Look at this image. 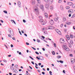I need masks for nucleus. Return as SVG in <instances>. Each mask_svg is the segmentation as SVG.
I'll return each mask as SVG.
<instances>
[{
  "instance_id": "nucleus-1",
  "label": "nucleus",
  "mask_w": 75,
  "mask_h": 75,
  "mask_svg": "<svg viewBox=\"0 0 75 75\" xmlns=\"http://www.w3.org/2000/svg\"><path fill=\"white\" fill-rule=\"evenodd\" d=\"M8 37L10 38H12L11 35L12 36L14 35V32H13V31L12 29H9L8 32Z\"/></svg>"
},
{
  "instance_id": "nucleus-2",
  "label": "nucleus",
  "mask_w": 75,
  "mask_h": 75,
  "mask_svg": "<svg viewBox=\"0 0 75 75\" xmlns=\"http://www.w3.org/2000/svg\"><path fill=\"white\" fill-rule=\"evenodd\" d=\"M34 11L35 12H36V15L38 16L40 13L39 12V11H38V8L37 7H36L34 9Z\"/></svg>"
},
{
  "instance_id": "nucleus-3",
  "label": "nucleus",
  "mask_w": 75,
  "mask_h": 75,
  "mask_svg": "<svg viewBox=\"0 0 75 75\" xmlns=\"http://www.w3.org/2000/svg\"><path fill=\"white\" fill-rule=\"evenodd\" d=\"M63 48L66 51H69V49L66 45L63 46Z\"/></svg>"
},
{
  "instance_id": "nucleus-4",
  "label": "nucleus",
  "mask_w": 75,
  "mask_h": 75,
  "mask_svg": "<svg viewBox=\"0 0 75 75\" xmlns=\"http://www.w3.org/2000/svg\"><path fill=\"white\" fill-rule=\"evenodd\" d=\"M47 30H52L54 29V27L53 26H47Z\"/></svg>"
},
{
  "instance_id": "nucleus-5",
  "label": "nucleus",
  "mask_w": 75,
  "mask_h": 75,
  "mask_svg": "<svg viewBox=\"0 0 75 75\" xmlns=\"http://www.w3.org/2000/svg\"><path fill=\"white\" fill-rule=\"evenodd\" d=\"M45 7L46 9H48L50 7V4H45Z\"/></svg>"
},
{
  "instance_id": "nucleus-6",
  "label": "nucleus",
  "mask_w": 75,
  "mask_h": 75,
  "mask_svg": "<svg viewBox=\"0 0 75 75\" xmlns=\"http://www.w3.org/2000/svg\"><path fill=\"white\" fill-rule=\"evenodd\" d=\"M68 13H73V10L72 9H70L68 10Z\"/></svg>"
},
{
  "instance_id": "nucleus-7",
  "label": "nucleus",
  "mask_w": 75,
  "mask_h": 75,
  "mask_svg": "<svg viewBox=\"0 0 75 75\" xmlns=\"http://www.w3.org/2000/svg\"><path fill=\"white\" fill-rule=\"evenodd\" d=\"M50 23L51 25H53V24H54V21H52V19L51 21H50Z\"/></svg>"
},
{
  "instance_id": "nucleus-8",
  "label": "nucleus",
  "mask_w": 75,
  "mask_h": 75,
  "mask_svg": "<svg viewBox=\"0 0 75 75\" xmlns=\"http://www.w3.org/2000/svg\"><path fill=\"white\" fill-rule=\"evenodd\" d=\"M66 24L67 25H70L71 24V22H66Z\"/></svg>"
},
{
  "instance_id": "nucleus-9",
  "label": "nucleus",
  "mask_w": 75,
  "mask_h": 75,
  "mask_svg": "<svg viewBox=\"0 0 75 75\" xmlns=\"http://www.w3.org/2000/svg\"><path fill=\"white\" fill-rule=\"evenodd\" d=\"M67 4L68 5H69V6H72V4H73V3H72V2H68L67 3Z\"/></svg>"
},
{
  "instance_id": "nucleus-10",
  "label": "nucleus",
  "mask_w": 75,
  "mask_h": 75,
  "mask_svg": "<svg viewBox=\"0 0 75 75\" xmlns=\"http://www.w3.org/2000/svg\"><path fill=\"white\" fill-rule=\"evenodd\" d=\"M71 62L72 64H73V63H74V62H75V59H71Z\"/></svg>"
},
{
  "instance_id": "nucleus-11",
  "label": "nucleus",
  "mask_w": 75,
  "mask_h": 75,
  "mask_svg": "<svg viewBox=\"0 0 75 75\" xmlns=\"http://www.w3.org/2000/svg\"><path fill=\"white\" fill-rule=\"evenodd\" d=\"M66 37L68 40H70V38H69V36L68 35H66Z\"/></svg>"
},
{
  "instance_id": "nucleus-12",
  "label": "nucleus",
  "mask_w": 75,
  "mask_h": 75,
  "mask_svg": "<svg viewBox=\"0 0 75 75\" xmlns=\"http://www.w3.org/2000/svg\"><path fill=\"white\" fill-rule=\"evenodd\" d=\"M44 15L45 18H48V14H47V13H45Z\"/></svg>"
},
{
  "instance_id": "nucleus-13",
  "label": "nucleus",
  "mask_w": 75,
  "mask_h": 75,
  "mask_svg": "<svg viewBox=\"0 0 75 75\" xmlns=\"http://www.w3.org/2000/svg\"><path fill=\"white\" fill-rule=\"evenodd\" d=\"M40 8L42 9H43L44 8V6L42 4L40 5Z\"/></svg>"
},
{
  "instance_id": "nucleus-14",
  "label": "nucleus",
  "mask_w": 75,
  "mask_h": 75,
  "mask_svg": "<svg viewBox=\"0 0 75 75\" xmlns=\"http://www.w3.org/2000/svg\"><path fill=\"white\" fill-rule=\"evenodd\" d=\"M32 5H34L35 4V1H33V0L32 1V3H31Z\"/></svg>"
},
{
  "instance_id": "nucleus-15",
  "label": "nucleus",
  "mask_w": 75,
  "mask_h": 75,
  "mask_svg": "<svg viewBox=\"0 0 75 75\" xmlns=\"http://www.w3.org/2000/svg\"><path fill=\"white\" fill-rule=\"evenodd\" d=\"M58 17H57L56 18H54V20L55 21H58Z\"/></svg>"
},
{
  "instance_id": "nucleus-16",
  "label": "nucleus",
  "mask_w": 75,
  "mask_h": 75,
  "mask_svg": "<svg viewBox=\"0 0 75 75\" xmlns=\"http://www.w3.org/2000/svg\"><path fill=\"white\" fill-rule=\"evenodd\" d=\"M60 40H61V41H62V42L63 43H64V42H65V41L64 40V39H62V38H61V39H60Z\"/></svg>"
},
{
  "instance_id": "nucleus-17",
  "label": "nucleus",
  "mask_w": 75,
  "mask_h": 75,
  "mask_svg": "<svg viewBox=\"0 0 75 75\" xmlns=\"http://www.w3.org/2000/svg\"><path fill=\"white\" fill-rule=\"evenodd\" d=\"M46 24V23L44 22V21L42 22V23H41L42 25H44V24Z\"/></svg>"
},
{
  "instance_id": "nucleus-18",
  "label": "nucleus",
  "mask_w": 75,
  "mask_h": 75,
  "mask_svg": "<svg viewBox=\"0 0 75 75\" xmlns=\"http://www.w3.org/2000/svg\"><path fill=\"white\" fill-rule=\"evenodd\" d=\"M63 20L64 21H65L67 20V19L66 18H65V17H63Z\"/></svg>"
},
{
  "instance_id": "nucleus-19",
  "label": "nucleus",
  "mask_w": 75,
  "mask_h": 75,
  "mask_svg": "<svg viewBox=\"0 0 75 75\" xmlns=\"http://www.w3.org/2000/svg\"><path fill=\"white\" fill-rule=\"evenodd\" d=\"M18 6H20L21 5V2H20L19 1H18Z\"/></svg>"
},
{
  "instance_id": "nucleus-20",
  "label": "nucleus",
  "mask_w": 75,
  "mask_h": 75,
  "mask_svg": "<svg viewBox=\"0 0 75 75\" xmlns=\"http://www.w3.org/2000/svg\"><path fill=\"white\" fill-rule=\"evenodd\" d=\"M53 8H53V6H50V10H53Z\"/></svg>"
},
{
  "instance_id": "nucleus-21",
  "label": "nucleus",
  "mask_w": 75,
  "mask_h": 75,
  "mask_svg": "<svg viewBox=\"0 0 75 75\" xmlns=\"http://www.w3.org/2000/svg\"><path fill=\"white\" fill-rule=\"evenodd\" d=\"M59 62L60 63H61V64H63V63H64V62L62 60L59 61Z\"/></svg>"
},
{
  "instance_id": "nucleus-22",
  "label": "nucleus",
  "mask_w": 75,
  "mask_h": 75,
  "mask_svg": "<svg viewBox=\"0 0 75 75\" xmlns=\"http://www.w3.org/2000/svg\"><path fill=\"white\" fill-rule=\"evenodd\" d=\"M70 37L71 38H74V36L71 34L70 36Z\"/></svg>"
},
{
  "instance_id": "nucleus-23",
  "label": "nucleus",
  "mask_w": 75,
  "mask_h": 75,
  "mask_svg": "<svg viewBox=\"0 0 75 75\" xmlns=\"http://www.w3.org/2000/svg\"><path fill=\"white\" fill-rule=\"evenodd\" d=\"M3 12L5 14H7V11H4Z\"/></svg>"
},
{
  "instance_id": "nucleus-24",
  "label": "nucleus",
  "mask_w": 75,
  "mask_h": 75,
  "mask_svg": "<svg viewBox=\"0 0 75 75\" xmlns=\"http://www.w3.org/2000/svg\"><path fill=\"white\" fill-rule=\"evenodd\" d=\"M43 20L42 19H40L39 20V21L40 22V23H42V22H43Z\"/></svg>"
},
{
  "instance_id": "nucleus-25",
  "label": "nucleus",
  "mask_w": 75,
  "mask_h": 75,
  "mask_svg": "<svg viewBox=\"0 0 75 75\" xmlns=\"http://www.w3.org/2000/svg\"><path fill=\"white\" fill-rule=\"evenodd\" d=\"M39 18L40 19H42V17L41 16H39Z\"/></svg>"
},
{
  "instance_id": "nucleus-26",
  "label": "nucleus",
  "mask_w": 75,
  "mask_h": 75,
  "mask_svg": "<svg viewBox=\"0 0 75 75\" xmlns=\"http://www.w3.org/2000/svg\"><path fill=\"white\" fill-rule=\"evenodd\" d=\"M55 30L57 32V33H58L59 31V30L57 29H56Z\"/></svg>"
},
{
  "instance_id": "nucleus-27",
  "label": "nucleus",
  "mask_w": 75,
  "mask_h": 75,
  "mask_svg": "<svg viewBox=\"0 0 75 75\" xmlns=\"http://www.w3.org/2000/svg\"><path fill=\"white\" fill-rule=\"evenodd\" d=\"M69 8H70V7L69 6H66V8L67 9H69Z\"/></svg>"
},
{
  "instance_id": "nucleus-28",
  "label": "nucleus",
  "mask_w": 75,
  "mask_h": 75,
  "mask_svg": "<svg viewBox=\"0 0 75 75\" xmlns=\"http://www.w3.org/2000/svg\"><path fill=\"white\" fill-rule=\"evenodd\" d=\"M72 8H75V4H73L72 6Z\"/></svg>"
},
{
  "instance_id": "nucleus-29",
  "label": "nucleus",
  "mask_w": 75,
  "mask_h": 75,
  "mask_svg": "<svg viewBox=\"0 0 75 75\" xmlns=\"http://www.w3.org/2000/svg\"><path fill=\"white\" fill-rule=\"evenodd\" d=\"M70 42L71 44H73V41L71 40H70Z\"/></svg>"
},
{
  "instance_id": "nucleus-30",
  "label": "nucleus",
  "mask_w": 75,
  "mask_h": 75,
  "mask_svg": "<svg viewBox=\"0 0 75 75\" xmlns=\"http://www.w3.org/2000/svg\"><path fill=\"white\" fill-rule=\"evenodd\" d=\"M37 0L38 3H40V4L41 3V1H40V0Z\"/></svg>"
},
{
  "instance_id": "nucleus-31",
  "label": "nucleus",
  "mask_w": 75,
  "mask_h": 75,
  "mask_svg": "<svg viewBox=\"0 0 75 75\" xmlns=\"http://www.w3.org/2000/svg\"><path fill=\"white\" fill-rule=\"evenodd\" d=\"M75 17V14H74L72 16H71V18H74V17Z\"/></svg>"
},
{
  "instance_id": "nucleus-32",
  "label": "nucleus",
  "mask_w": 75,
  "mask_h": 75,
  "mask_svg": "<svg viewBox=\"0 0 75 75\" xmlns=\"http://www.w3.org/2000/svg\"><path fill=\"white\" fill-rule=\"evenodd\" d=\"M52 55H55V52L54 51L52 52Z\"/></svg>"
},
{
  "instance_id": "nucleus-33",
  "label": "nucleus",
  "mask_w": 75,
  "mask_h": 75,
  "mask_svg": "<svg viewBox=\"0 0 75 75\" xmlns=\"http://www.w3.org/2000/svg\"><path fill=\"white\" fill-rule=\"evenodd\" d=\"M36 58H37V59H39V60L41 59V60H42V59H40V58H39L38 57H36Z\"/></svg>"
},
{
  "instance_id": "nucleus-34",
  "label": "nucleus",
  "mask_w": 75,
  "mask_h": 75,
  "mask_svg": "<svg viewBox=\"0 0 75 75\" xmlns=\"http://www.w3.org/2000/svg\"><path fill=\"white\" fill-rule=\"evenodd\" d=\"M49 73L50 75H52V72L51 71H50Z\"/></svg>"
},
{
  "instance_id": "nucleus-35",
  "label": "nucleus",
  "mask_w": 75,
  "mask_h": 75,
  "mask_svg": "<svg viewBox=\"0 0 75 75\" xmlns=\"http://www.w3.org/2000/svg\"><path fill=\"white\" fill-rule=\"evenodd\" d=\"M62 2V0H59L58 1V3H61Z\"/></svg>"
},
{
  "instance_id": "nucleus-36",
  "label": "nucleus",
  "mask_w": 75,
  "mask_h": 75,
  "mask_svg": "<svg viewBox=\"0 0 75 75\" xmlns=\"http://www.w3.org/2000/svg\"><path fill=\"white\" fill-rule=\"evenodd\" d=\"M11 21H13L14 24H16V22H15V21H14L13 20H11Z\"/></svg>"
},
{
  "instance_id": "nucleus-37",
  "label": "nucleus",
  "mask_w": 75,
  "mask_h": 75,
  "mask_svg": "<svg viewBox=\"0 0 75 75\" xmlns=\"http://www.w3.org/2000/svg\"><path fill=\"white\" fill-rule=\"evenodd\" d=\"M59 35H61V32H60V31H59L58 33H57Z\"/></svg>"
},
{
  "instance_id": "nucleus-38",
  "label": "nucleus",
  "mask_w": 75,
  "mask_h": 75,
  "mask_svg": "<svg viewBox=\"0 0 75 75\" xmlns=\"http://www.w3.org/2000/svg\"><path fill=\"white\" fill-rule=\"evenodd\" d=\"M46 3H48V0H44Z\"/></svg>"
},
{
  "instance_id": "nucleus-39",
  "label": "nucleus",
  "mask_w": 75,
  "mask_h": 75,
  "mask_svg": "<svg viewBox=\"0 0 75 75\" xmlns=\"http://www.w3.org/2000/svg\"><path fill=\"white\" fill-rule=\"evenodd\" d=\"M57 58H58V59L60 58H61V56H58L57 57Z\"/></svg>"
},
{
  "instance_id": "nucleus-40",
  "label": "nucleus",
  "mask_w": 75,
  "mask_h": 75,
  "mask_svg": "<svg viewBox=\"0 0 75 75\" xmlns=\"http://www.w3.org/2000/svg\"><path fill=\"white\" fill-rule=\"evenodd\" d=\"M45 28H43L42 29V30L43 31H44V30H45Z\"/></svg>"
},
{
  "instance_id": "nucleus-41",
  "label": "nucleus",
  "mask_w": 75,
  "mask_h": 75,
  "mask_svg": "<svg viewBox=\"0 0 75 75\" xmlns=\"http://www.w3.org/2000/svg\"><path fill=\"white\" fill-rule=\"evenodd\" d=\"M37 42H40V40L38 39H37Z\"/></svg>"
},
{
  "instance_id": "nucleus-42",
  "label": "nucleus",
  "mask_w": 75,
  "mask_h": 75,
  "mask_svg": "<svg viewBox=\"0 0 75 75\" xmlns=\"http://www.w3.org/2000/svg\"><path fill=\"white\" fill-rule=\"evenodd\" d=\"M31 48H32L33 49V50H36V49H35V48L33 47H31Z\"/></svg>"
},
{
  "instance_id": "nucleus-43",
  "label": "nucleus",
  "mask_w": 75,
  "mask_h": 75,
  "mask_svg": "<svg viewBox=\"0 0 75 75\" xmlns=\"http://www.w3.org/2000/svg\"><path fill=\"white\" fill-rule=\"evenodd\" d=\"M14 72H15V73H16V74H17L18 73V71H17V70H15L14 71Z\"/></svg>"
},
{
  "instance_id": "nucleus-44",
  "label": "nucleus",
  "mask_w": 75,
  "mask_h": 75,
  "mask_svg": "<svg viewBox=\"0 0 75 75\" xmlns=\"http://www.w3.org/2000/svg\"><path fill=\"white\" fill-rule=\"evenodd\" d=\"M35 53L36 54H37L38 55H39V53L38 52H35Z\"/></svg>"
},
{
  "instance_id": "nucleus-45",
  "label": "nucleus",
  "mask_w": 75,
  "mask_h": 75,
  "mask_svg": "<svg viewBox=\"0 0 75 75\" xmlns=\"http://www.w3.org/2000/svg\"><path fill=\"white\" fill-rule=\"evenodd\" d=\"M54 46L55 47H57V45H56V44L54 43Z\"/></svg>"
},
{
  "instance_id": "nucleus-46",
  "label": "nucleus",
  "mask_w": 75,
  "mask_h": 75,
  "mask_svg": "<svg viewBox=\"0 0 75 75\" xmlns=\"http://www.w3.org/2000/svg\"><path fill=\"white\" fill-rule=\"evenodd\" d=\"M19 33H20V35H22V34H21V31H19Z\"/></svg>"
},
{
  "instance_id": "nucleus-47",
  "label": "nucleus",
  "mask_w": 75,
  "mask_h": 75,
  "mask_svg": "<svg viewBox=\"0 0 75 75\" xmlns=\"http://www.w3.org/2000/svg\"><path fill=\"white\" fill-rule=\"evenodd\" d=\"M0 21H1V23H4V21H3V20H0Z\"/></svg>"
},
{
  "instance_id": "nucleus-48",
  "label": "nucleus",
  "mask_w": 75,
  "mask_h": 75,
  "mask_svg": "<svg viewBox=\"0 0 75 75\" xmlns=\"http://www.w3.org/2000/svg\"><path fill=\"white\" fill-rule=\"evenodd\" d=\"M15 68H17V67H18V65H15Z\"/></svg>"
},
{
  "instance_id": "nucleus-49",
  "label": "nucleus",
  "mask_w": 75,
  "mask_h": 75,
  "mask_svg": "<svg viewBox=\"0 0 75 75\" xmlns=\"http://www.w3.org/2000/svg\"><path fill=\"white\" fill-rule=\"evenodd\" d=\"M63 25H64L63 24H62V25H61L60 27H61V28H62V27H63Z\"/></svg>"
},
{
  "instance_id": "nucleus-50",
  "label": "nucleus",
  "mask_w": 75,
  "mask_h": 75,
  "mask_svg": "<svg viewBox=\"0 0 75 75\" xmlns=\"http://www.w3.org/2000/svg\"><path fill=\"white\" fill-rule=\"evenodd\" d=\"M44 34H47V32L46 31H45L44 32Z\"/></svg>"
},
{
  "instance_id": "nucleus-51",
  "label": "nucleus",
  "mask_w": 75,
  "mask_h": 75,
  "mask_svg": "<svg viewBox=\"0 0 75 75\" xmlns=\"http://www.w3.org/2000/svg\"><path fill=\"white\" fill-rule=\"evenodd\" d=\"M60 8H61V9H62V10H64V9L63 8V7H60Z\"/></svg>"
},
{
  "instance_id": "nucleus-52",
  "label": "nucleus",
  "mask_w": 75,
  "mask_h": 75,
  "mask_svg": "<svg viewBox=\"0 0 75 75\" xmlns=\"http://www.w3.org/2000/svg\"><path fill=\"white\" fill-rule=\"evenodd\" d=\"M12 39L13 40H16V38H15L14 37H13L12 38Z\"/></svg>"
},
{
  "instance_id": "nucleus-53",
  "label": "nucleus",
  "mask_w": 75,
  "mask_h": 75,
  "mask_svg": "<svg viewBox=\"0 0 75 75\" xmlns=\"http://www.w3.org/2000/svg\"><path fill=\"white\" fill-rule=\"evenodd\" d=\"M26 45H28L29 44V43H28L27 42H26Z\"/></svg>"
},
{
  "instance_id": "nucleus-54",
  "label": "nucleus",
  "mask_w": 75,
  "mask_h": 75,
  "mask_svg": "<svg viewBox=\"0 0 75 75\" xmlns=\"http://www.w3.org/2000/svg\"><path fill=\"white\" fill-rule=\"evenodd\" d=\"M3 61L4 62H7V61L5 60H4Z\"/></svg>"
},
{
  "instance_id": "nucleus-55",
  "label": "nucleus",
  "mask_w": 75,
  "mask_h": 75,
  "mask_svg": "<svg viewBox=\"0 0 75 75\" xmlns=\"http://www.w3.org/2000/svg\"><path fill=\"white\" fill-rule=\"evenodd\" d=\"M42 38H43V39H45V37L43 36H42Z\"/></svg>"
},
{
  "instance_id": "nucleus-56",
  "label": "nucleus",
  "mask_w": 75,
  "mask_h": 75,
  "mask_svg": "<svg viewBox=\"0 0 75 75\" xmlns=\"http://www.w3.org/2000/svg\"><path fill=\"white\" fill-rule=\"evenodd\" d=\"M42 74H43V75H45V73L44 72H42Z\"/></svg>"
},
{
  "instance_id": "nucleus-57",
  "label": "nucleus",
  "mask_w": 75,
  "mask_h": 75,
  "mask_svg": "<svg viewBox=\"0 0 75 75\" xmlns=\"http://www.w3.org/2000/svg\"><path fill=\"white\" fill-rule=\"evenodd\" d=\"M23 23H25V20H23Z\"/></svg>"
},
{
  "instance_id": "nucleus-58",
  "label": "nucleus",
  "mask_w": 75,
  "mask_h": 75,
  "mask_svg": "<svg viewBox=\"0 0 75 75\" xmlns=\"http://www.w3.org/2000/svg\"><path fill=\"white\" fill-rule=\"evenodd\" d=\"M31 63L32 64H33V65H34V62H31Z\"/></svg>"
},
{
  "instance_id": "nucleus-59",
  "label": "nucleus",
  "mask_w": 75,
  "mask_h": 75,
  "mask_svg": "<svg viewBox=\"0 0 75 75\" xmlns=\"http://www.w3.org/2000/svg\"><path fill=\"white\" fill-rule=\"evenodd\" d=\"M69 56L70 57H72V54H69Z\"/></svg>"
},
{
  "instance_id": "nucleus-60",
  "label": "nucleus",
  "mask_w": 75,
  "mask_h": 75,
  "mask_svg": "<svg viewBox=\"0 0 75 75\" xmlns=\"http://www.w3.org/2000/svg\"><path fill=\"white\" fill-rule=\"evenodd\" d=\"M38 65H40H40H41V63H39L38 64Z\"/></svg>"
},
{
  "instance_id": "nucleus-61",
  "label": "nucleus",
  "mask_w": 75,
  "mask_h": 75,
  "mask_svg": "<svg viewBox=\"0 0 75 75\" xmlns=\"http://www.w3.org/2000/svg\"><path fill=\"white\" fill-rule=\"evenodd\" d=\"M71 14H69V16L70 17H71Z\"/></svg>"
},
{
  "instance_id": "nucleus-62",
  "label": "nucleus",
  "mask_w": 75,
  "mask_h": 75,
  "mask_svg": "<svg viewBox=\"0 0 75 75\" xmlns=\"http://www.w3.org/2000/svg\"><path fill=\"white\" fill-rule=\"evenodd\" d=\"M11 47L12 48V47H13V45H11Z\"/></svg>"
},
{
  "instance_id": "nucleus-63",
  "label": "nucleus",
  "mask_w": 75,
  "mask_h": 75,
  "mask_svg": "<svg viewBox=\"0 0 75 75\" xmlns=\"http://www.w3.org/2000/svg\"><path fill=\"white\" fill-rule=\"evenodd\" d=\"M73 68H74V70H75V66H74Z\"/></svg>"
},
{
  "instance_id": "nucleus-64",
  "label": "nucleus",
  "mask_w": 75,
  "mask_h": 75,
  "mask_svg": "<svg viewBox=\"0 0 75 75\" xmlns=\"http://www.w3.org/2000/svg\"><path fill=\"white\" fill-rule=\"evenodd\" d=\"M42 50H43V51H45V49H44V48H42Z\"/></svg>"
}]
</instances>
